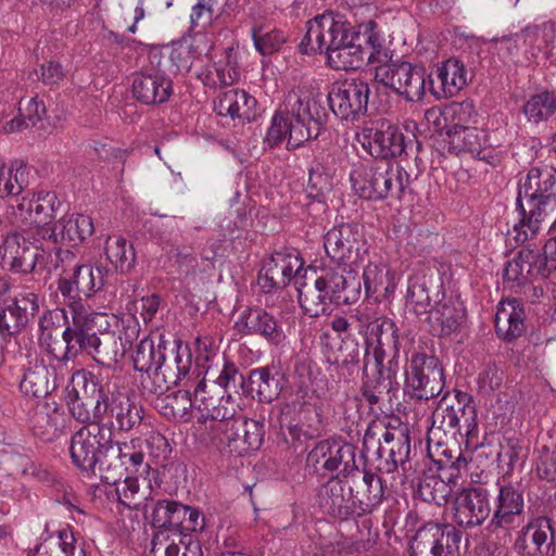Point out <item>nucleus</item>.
<instances>
[{"label":"nucleus","mask_w":556,"mask_h":556,"mask_svg":"<svg viewBox=\"0 0 556 556\" xmlns=\"http://www.w3.org/2000/svg\"><path fill=\"white\" fill-rule=\"evenodd\" d=\"M20 118H12L3 126V131L15 132L23 128L35 126L41 116L46 112V108L42 102H39L37 98H29L26 101L22 99L20 101Z\"/></svg>","instance_id":"55"},{"label":"nucleus","mask_w":556,"mask_h":556,"mask_svg":"<svg viewBox=\"0 0 556 556\" xmlns=\"http://www.w3.org/2000/svg\"><path fill=\"white\" fill-rule=\"evenodd\" d=\"M167 351V346L162 337L159 338V342L155 343L153 339L146 337L137 345L134 354V367L136 370L146 374V378H142L141 383L144 381L151 384L152 377L155 376L161 362L164 361V355Z\"/></svg>","instance_id":"43"},{"label":"nucleus","mask_w":556,"mask_h":556,"mask_svg":"<svg viewBox=\"0 0 556 556\" xmlns=\"http://www.w3.org/2000/svg\"><path fill=\"white\" fill-rule=\"evenodd\" d=\"M155 407L166 419L186 422L191 418V409L194 407V403L188 390H179L159 396Z\"/></svg>","instance_id":"46"},{"label":"nucleus","mask_w":556,"mask_h":556,"mask_svg":"<svg viewBox=\"0 0 556 556\" xmlns=\"http://www.w3.org/2000/svg\"><path fill=\"white\" fill-rule=\"evenodd\" d=\"M115 494L119 504L129 509H137L146 498L140 491L137 478L127 477L123 482L115 485Z\"/></svg>","instance_id":"60"},{"label":"nucleus","mask_w":556,"mask_h":556,"mask_svg":"<svg viewBox=\"0 0 556 556\" xmlns=\"http://www.w3.org/2000/svg\"><path fill=\"white\" fill-rule=\"evenodd\" d=\"M253 41L257 51L263 55H269L277 52L286 41L281 30L271 29L266 33L253 30Z\"/></svg>","instance_id":"64"},{"label":"nucleus","mask_w":556,"mask_h":556,"mask_svg":"<svg viewBox=\"0 0 556 556\" xmlns=\"http://www.w3.org/2000/svg\"><path fill=\"white\" fill-rule=\"evenodd\" d=\"M93 232V220L89 215L72 213L63 215L52 225L51 229H45L43 240L76 247L91 237Z\"/></svg>","instance_id":"28"},{"label":"nucleus","mask_w":556,"mask_h":556,"mask_svg":"<svg viewBox=\"0 0 556 556\" xmlns=\"http://www.w3.org/2000/svg\"><path fill=\"white\" fill-rule=\"evenodd\" d=\"M193 403L202 431L215 443H230L239 437L244 424L242 408L235 399L220 392L216 383L199 380L193 390Z\"/></svg>","instance_id":"4"},{"label":"nucleus","mask_w":556,"mask_h":556,"mask_svg":"<svg viewBox=\"0 0 556 556\" xmlns=\"http://www.w3.org/2000/svg\"><path fill=\"white\" fill-rule=\"evenodd\" d=\"M450 121L448 128L477 127L478 113L472 101H462L452 103L446 111Z\"/></svg>","instance_id":"57"},{"label":"nucleus","mask_w":556,"mask_h":556,"mask_svg":"<svg viewBox=\"0 0 556 556\" xmlns=\"http://www.w3.org/2000/svg\"><path fill=\"white\" fill-rule=\"evenodd\" d=\"M488 492L482 488L462 489L453 503V520L459 527L473 528L490 516Z\"/></svg>","instance_id":"25"},{"label":"nucleus","mask_w":556,"mask_h":556,"mask_svg":"<svg viewBox=\"0 0 556 556\" xmlns=\"http://www.w3.org/2000/svg\"><path fill=\"white\" fill-rule=\"evenodd\" d=\"M370 88L362 79H345L332 86L328 94L333 114L344 121H355L365 115Z\"/></svg>","instance_id":"15"},{"label":"nucleus","mask_w":556,"mask_h":556,"mask_svg":"<svg viewBox=\"0 0 556 556\" xmlns=\"http://www.w3.org/2000/svg\"><path fill=\"white\" fill-rule=\"evenodd\" d=\"M301 279L302 277L295 281V286L303 312L314 318L330 314L333 299L321 289V286H317L314 277L309 278L311 282H302Z\"/></svg>","instance_id":"41"},{"label":"nucleus","mask_w":556,"mask_h":556,"mask_svg":"<svg viewBox=\"0 0 556 556\" xmlns=\"http://www.w3.org/2000/svg\"><path fill=\"white\" fill-rule=\"evenodd\" d=\"M108 406L106 418H115L121 430L128 431L142 419L141 407L134 404L129 395L119 389L118 377H111V391Z\"/></svg>","instance_id":"33"},{"label":"nucleus","mask_w":556,"mask_h":556,"mask_svg":"<svg viewBox=\"0 0 556 556\" xmlns=\"http://www.w3.org/2000/svg\"><path fill=\"white\" fill-rule=\"evenodd\" d=\"M324 248L334 266L358 268L367 254L363 227L354 223L332 227L325 235Z\"/></svg>","instance_id":"9"},{"label":"nucleus","mask_w":556,"mask_h":556,"mask_svg":"<svg viewBox=\"0 0 556 556\" xmlns=\"http://www.w3.org/2000/svg\"><path fill=\"white\" fill-rule=\"evenodd\" d=\"M539 253L533 250L523 249L517 255L507 262L504 269V281L510 288L522 286L532 279L545 277L541 270V265L536 260Z\"/></svg>","instance_id":"38"},{"label":"nucleus","mask_w":556,"mask_h":556,"mask_svg":"<svg viewBox=\"0 0 556 556\" xmlns=\"http://www.w3.org/2000/svg\"><path fill=\"white\" fill-rule=\"evenodd\" d=\"M465 435L468 440L477 437L478 421L475 406L466 393L444 394L432 413V424L428 432V441L437 440L441 444V434L452 439L456 434Z\"/></svg>","instance_id":"7"},{"label":"nucleus","mask_w":556,"mask_h":556,"mask_svg":"<svg viewBox=\"0 0 556 556\" xmlns=\"http://www.w3.org/2000/svg\"><path fill=\"white\" fill-rule=\"evenodd\" d=\"M111 443V431L101 425H89L76 431L71 440L73 463L84 471H92L99 455Z\"/></svg>","instance_id":"16"},{"label":"nucleus","mask_w":556,"mask_h":556,"mask_svg":"<svg viewBox=\"0 0 556 556\" xmlns=\"http://www.w3.org/2000/svg\"><path fill=\"white\" fill-rule=\"evenodd\" d=\"M444 149L450 153H480L488 146V135L480 127L447 128L444 138Z\"/></svg>","instance_id":"42"},{"label":"nucleus","mask_w":556,"mask_h":556,"mask_svg":"<svg viewBox=\"0 0 556 556\" xmlns=\"http://www.w3.org/2000/svg\"><path fill=\"white\" fill-rule=\"evenodd\" d=\"M460 534L451 526L430 523L415 534L410 549L413 556H457Z\"/></svg>","instance_id":"18"},{"label":"nucleus","mask_w":556,"mask_h":556,"mask_svg":"<svg viewBox=\"0 0 556 556\" xmlns=\"http://www.w3.org/2000/svg\"><path fill=\"white\" fill-rule=\"evenodd\" d=\"M306 463L316 472L340 470L346 475L356 468L355 447L337 440H323L311 450Z\"/></svg>","instance_id":"21"},{"label":"nucleus","mask_w":556,"mask_h":556,"mask_svg":"<svg viewBox=\"0 0 556 556\" xmlns=\"http://www.w3.org/2000/svg\"><path fill=\"white\" fill-rule=\"evenodd\" d=\"M20 387L25 394L35 397L50 394L56 388L54 368H50L42 363H36L25 371Z\"/></svg>","instance_id":"45"},{"label":"nucleus","mask_w":556,"mask_h":556,"mask_svg":"<svg viewBox=\"0 0 556 556\" xmlns=\"http://www.w3.org/2000/svg\"><path fill=\"white\" fill-rule=\"evenodd\" d=\"M519 541L523 547L530 542L536 552L547 555L554 544L551 520L543 516L532 518L520 531Z\"/></svg>","instance_id":"44"},{"label":"nucleus","mask_w":556,"mask_h":556,"mask_svg":"<svg viewBox=\"0 0 556 556\" xmlns=\"http://www.w3.org/2000/svg\"><path fill=\"white\" fill-rule=\"evenodd\" d=\"M465 308L452 298L446 299L442 294L427 316V321L433 331L443 337L455 333L465 320Z\"/></svg>","instance_id":"36"},{"label":"nucleus","mask_w":556,"mask_h":556,"mask_svg":"<svg viewBox=\"0 0 556 556\" xmlns=\"http://www.w3.org/2000/svg\"><path fill=\"white\" fill-rule=\"evenodd\" d=\"M386 351L383 345H366L364 353V366L363 370L366 376L369 371L377 378L387 379L388 370L384 367Z\"/></svg>","instance_id":"63"},{"label":"nucleus","mask_w":556,"mask_h":556,"mask_svg":"<svg viewBox=\"0 0 556 556\" xmlns=\"http://www.w3.org/2000/svg\"><path fill=\"white\" fill-rule=\"evenodd\" d=\"M333 188L332 176L323 167L318 165L309 169L307 192L308 195L317 201H323Z\"/></svg>","instance_id":"59"},{"label":"nucleus","mask_w":556,"mask_h":556,"mask_svg":"<svg viewBox=\"0 0 556 556\" xmlns=\"http://www.w3.org/2000/svg\"><path fill=\"white\" fill-rule=\"evenodd\" d=\"M356 141L376 159L395 157L405 149L403 134L386 119L364 125L356 134Z\"/></svg>","instance_id":"14"},{"label":"nucleus","mask_w":556,"mask_h":556,"mask_svg":"<svg viewBox=\"0 0 556 556\" xmlns=\"http://www.w3.org/2000/svg\"><path fill=\"white\" fill-rule=\"evenodd\" d=\"M358 268L346 266L326 267L320 275L315 276L317 286H321L336 304L352 303L361 294V281L357 276Z\"/></svg>","instance_id":"23"},{"label":"nucleus","mask_w":556,"mask_h":556,"mask_svg":"<svg viewBox=\"0 0 556 556\" xmlns=\"http://www.w3.org/2000/svg\"><path fill=\"white\" fill-rule=\"evenodd\" d=\"M522 113L529 123L546 122L556 113V94L543 90L530 96L522 106Z\"/></svg>","instance_id":"50"},{"label":"nucleus","mask_w":556,"mask_h":556,"mask_svg":"<svg viewBox=\"0 0 556 556\" xmlns=\"http://www.w3.org/2000/svg\"><path fill=\"white\" fill-rule=\"evenodd\" d=\"M192 366V357L187 346L177 344L169 352L166 351L164 361L156 367L157 371L152 377L151 384L147 381L143 382V388L152 393L162 395L170 387L177 386L182 379H186V384L191 381L189 376Z\"/></svg>","instance_id":"19"},{"label":"nucleus","mask_w":556,"mask_h":556,"mask_svg":"<svg viewBox=\"0 0 556 556\" xmlns=\"http://www.w3.org/2000/svg\"><path fill=\"white\" fill-rule=\"evenodd\" d=\"M152 523L156 528L194 532L204 527L199 509L176 501H159L152 513Z\"/></svg>","instance_id":"22"},{"label":"nucleus","mask_w":556,"mask_h":556,"mask_svg":"<svg viewBox=\"0 0 556 556\" xmlns=\"http://www.w3.org/2000/svg\"><path fill=\"white\" fill-rule=\"evenodd\" d=\"M442 294L444 293L441 287L435 283L431 275L415 274L409 279L406 307L417 316H428Z\"/></svg>","instance_id":"30"},{"label":"nucleus","mask_w":556,"mask_h":556,"mask_svg":"<svg viewBox=\"0 0 556 556\" xmlns=\"http://www.w3.org/2000/svg\"><path fill=\"white\" fill-rule=\"evenodd\" d=\"M131 88L134 98L146 105L165 103L174 92L172 78L160 70L136 74Z\"/></svg>","instance_id":"29"},{"label":"nucleus","mask_w":556,"mask_h":556,"mask_svg":"<svg viewBox=\"0 0 556 556\" xmlns=\"http://www.w3.org/2000/svg\"><path fill=\"white\" fill-rule=\"evenodd\" d=\"M523 510V495L511 484H501L495 500L491 526L511 528Z\"/></svg>","instance_id":"37"},{"label":"nucleus","mask_w":556,"mask_h":556,"mask_svg":"<svg viewBox=\"0 0 556 556\" xmlns=\"http://www.w3.org/2000/svg\"><path fill=\"white\" fill-rule=\"evenodd\" d=\"M525 311L518 299L500 302L495 314V330L498 337L510 341L521 336L525 329Z\"/></svg>","instance_id":"40"},{"label":"nucleus","mask_w":556,"mask_h":556,"mask_svg":"<svg viewBox=\"0 0 556 556\" xmlns=\"http://www.w3.org/2000/svg\"><path fill=\"white\" fill-rule=\"evenodd\" d=\"M256 99L245 90L230 89L217 97L214 110L219 116L249 123L256 116Z\"/></svg>","instance_id":"32"},{"label":"nucleus","mask_w":556,"mask_h":556,"mask_svg":"<svg viewBox=\"0 0 556 556\" xmlns=\"http://www.w3.org/2000/svg\"><path fill=\"white\" fill-rule=\"evenodd\" d=\"M556 176L551 167L531 168L520 184L516 201L518 220L508 231L517 244L534 239L556 210Z\"/></svg>","instance_id":"2"},{"label":"nucleus","mask_w":556,"mask_h":556,"mask_svg":"<svg viewBox=\"0 0 556 556\" xmlns=\"http://www.w3.org/2000/svg\"><path fill=\"white\" fill-rule=\"evenodd\" d=\"M410 446L408 438L400 435L392 446L379 444L377 454L379 458L386 457V471L392 472L399 465L403 467L405 466Z\"/></svg>","instance_id":"56"},{"label":"nucleus","mask_w":556,"mask_h":556,"mask_svg":"<svg viewBox=\"0 0 556 556\" xmlns=\"http://www.w3.org/2000/svg\"><path fill=\"white\" fill-rule=\"evenodd\" d=\"M426 70L409 62L379 66L376 78L406 101H419L426 93Z\"/></svg>","instance_id":"13"},{"label":"nucleus","mask_w":556,"mask_h":556,"mask_svg":"<svg viewBox=\"0 0 556 556\" xmlns=\"http://www.w3.org/2000/svg\"><path fill=\"white\" fill-rule=\"evenodd\" d=\"M249 381L261 402L270 403L279 396L282 390L280 374L269 367L253 369L250 372Z\"/></svg>","instance_id":"48"},{"label":"nucleus","mask_w":556,"mask_h":556,"mask_svg":"<svg viewBox=\"0 0 556 556\" xmlns=\"http://www.w3.org/2000/svg\"><path fill=\"white\" fill-rule=\"evenodd\" d=\"M357 330L364 337L365 345H384L383 337L396 344L394 323L369 307L357 309L355 314Z\"/></svg>","instance_id":"35"},{"label":"nucleus","mask_w":556,"mask_h":556,"mask_svg":"<svg viewBox=\"0 0 556 556\" xmlns=\"http://www.w3.org/2000/svg\"><path fill=\"white\" fill-rule=\"evenodd\" d=\"M467 458L459 453L454 462L437 473L429 469L424 472L417 484L419 497L429 503L445 505L453 494H456L463 486L462 470L467 468Z\"/></svg>","instance_id":"11"},{"label":"nucleus","mask_w":556,"mask_h":556,"mask_svg":"<svg viewBox=\"0 0 556 556\" xmlns=\"http://www.w3.org/2000/svg\"><path fill=\"white\" fill-rule=\"evenodd\" d=\"M376 23L366 22L358 27V31H351L339 45L326 53V64L334 71H355L364 64L365 50L363 43L375 48L378 36L375 33Z\"/></svg>","instance_id":"12"},{"label":"nucleus","mask_w":556,"mask_h":556,"mask_svg":"<svg viewBox=\"0 0 556 556\" xmlns=\"http://www.w3.org/2000/svg\"><path fill=\"white\" fill-rule=\"evenodd\" d=\"M350 182L361 199L381 201L388 197L401 198L409 185V175L397 163L364 161L353 164Z\"/></svg>","instance_id":"5"},{"label":"nucleus","mask_w":556,"mask_h":556,"mask_svg":"<svg viewBox=\"0 0 556 556\" xmlns=\"http://www.w3.org/2000/svg\"><path fill=\"white\" fill-rule=\"evenodd\" d=\"M430 83L437 98H451L467 85V71L460 61L448 59L438 64Z\"/></svg>","instance_id":"31"},{"label":"nucleus","mask_w":556,"mask_h":556,"mask_svg":"<svg viewBox=\"0 0 556 556\" xmlns=\"http://www.w3.org/2000/svg\"><path fill=\"white\" fill-rule=\"evenodd\" d=\"M70 426V419L64 409L56 404H46L33 419V431L42 441L52 442L62 437Z\"/></svg>","instance_id":"39"},{"label":"nucleus","mask_w":556,"mask_h":556,"mask_svg":"<svg viewBox=\"0 0 556 556\" xmlns=\"http://www.w3.org/2000/svg\"><path fill=\"white\" fill-rule=\"evenodd\" d=\"M75 538L71 529L58 531L55 536H49L35 549L33 556H85L83 548L75 546Z\"/></svg>","instance_id":"49"},{"label":"nucleus","mask_w":556,"mask_h":556,"mask_svg":"<svg viewBox=\"0 0 556 556\" xmlns=\"http://www.w3.org/2000/svg\"><path fill=\"white\" fill-rule=\"evenodd\" d=\"M71 321L62 333L66 344V354L76 355L85 351L103 365L113 366L124 357L132 342L138 338L140 327L135 317L122 320L123 337L108 331L109 315L94 312L84 302L74 301L68 306Z\"/></svg>","instance_id":"1"},{"label":"nucleus","mask_w":556,"mask_h":556,"mask_svg":"<svg viewBox=\"0 0 556 556\" xmlns=\"http://www.w3.org/2000/svg\"><path fill=\"white\" fill-rule=\"evenodd\" d=\"M324 109L307 91L291 90L271 118L266 134L269 147L287 141V148L294 150L318 136Z\"/></svg>","instance_id":"3"},{"label":"nucleus","mask_w":556,"mask_h":556,"mask_svg":"<svg viewBox=\"0 0 556 556\" xmlns=\"http://www.w3.org/2000/svg\"><path fill=\"white\" fill-rule=\"evenodd\" d=\"M238 70L229 62H215L205 65L198 77L210 88H223L235 84L239 79Z\"/></svg>","instance_id":"54"},{"label":"nucleus","mask_w":556,"mask_h":556,"mask_svg":"<svg viewBox=\"0 0 556 556\" xmlns=\"http://www.w3.org/2000/svg\"><path fill=\"white\" fill-rule=\"evenodd\" d=\"M361 497L357 501V516L370 514L380 505L384 497V488L381 478L372 472L365 471L363 476L362 490L357 491Z\"/></svg>","instance_id":"51"},{"label":"nucleus","mask_w":556,"mask_h":556,"mask_svg":"<svg viewBox=\"0 0 556 556\" xmlns=\"http://www.w3.org/2000/svg\"><path fill=\"white\" fill-rule=\"evenodd\" d=\"M29 231H12L0 243V265L13 273L29 274L35 270L39 251L29 241Z\"/></svg>","instance_id":"20"},{"label":"nucleus","mask_w":556,"mask_h":556,"mask_svg":"<svg viewBox=\"0 0 556 556\" xmlns=\"http://www.w3.org/2000/svg\"><path fill=\"white\" fill-rule=\"evenodd\" d=\"M361 355L362 351L358 342L348 336L342 339L334 363L344 368L349 374H352L359 364Z\"/></svg>","instance_id":"61"},{"label":"nucleus","mask_w":556,"mask_h":556,"mask_svg":"<svg viewBox=\"0 0 556 556\" xmlns=\"http://www.w3.org/2000/svg\"><path fill=\"white\" fill-rule=\"evenodd\" d=\"M351 31L342 16H334L333 13L327 12L308 21L306 35L301 45L305 46L306 52L326 51L327 53Z\"/></svg>","instance_id":"17"},{"label":"nucleus","mask_w":556,"mask_h":556,"mask_svg":"<svg viewBox=\"0 0 556 556\" xmlns=\"http://www.w3.org/2000/svg\"><path fill=\"white\" fill-rule=\"evenodd\" d=\"M303 260L298 255L276 252L265 262L258 274V286L264 292H271L289 285L291 279L301 278Z\"/></svg>","instance_id":"24"},{"label":"nucleus","mask_w":556,"mask_h":556,"mask_svg":"<svg viewBox=\"0 0 556 556\" xmlns=\"http://www.w3.org/2000/svg\"><path fill=\"white\" fill-rule=\"evenodd\" d=\"M366 295L392 293L396 287L394 274L382 262H369L363 271Z\"/></svg>","instance_id":"47"},{"label":"nucleus","mask_w":556,"mask_h":556,"mask_svg":"<svg viewBox=\"0 0 556 556\" xmlns=\"http://www.w3.org/2000/svg\"><path fill=\"white\" fill-rule=\"evenodd\" d=\"M59 206L55 192L38 191L26 194L12 208L11 220L31 236L37 235L43 239V230L52 228L50 224Z\"/></svg>","instance_id":"10"},{"label":"nucleus","mask_w":556,"mask_h":556,"mask_svg":"<svg viewBox=\"0 0 556 556\" xmlns=\"http://www.w3.org/2000/svg\"><path fill=\"white\" fill-rule=\"evenodd\" d=\"M111 378L104 382L85 369L75 371L66 386V401L79 422L100 425L108 417Z\"/></svg>","instance_id":"6"},{"label":"nucleus","mask_w":556,"mask_h":556,"mask_svg":"<svg viewBox=\"0 0 556 556\" xmlns=\"http://www.w3.org/2000/svg\"><path fill=\"white\" fill-rule=\"evenodd\" d=\"M74 275L77 292L90 298L104 287L108 270L104 267L75 265Z\"/></svg>","instance_id":"53"},{"label":"nucleus","mask_w":556,"mask_h":556,"mask_svg":"<svg viewBox=\"0 0 556 556\" xmlns=\"http://www.w3.org/2000/svg\"><path fill=\"white\" fill-rule=\"evenodd\" d=\"M117 457L127 470L137 471L143 465L144 459L141 440L132 439L128 442L117 443Z\"/></svg>","instance_id":"62"},{"label":"nucleus","mask_w":556,"mask_h":556,"mask_svg":"<svg viewBox=\"0 0 556 556\" xmlns=\"http://www.w3.org/2000/svg\"><path fill=\"white\" fill-rule=\"evenodd\" d=\"M26 185V169L24 167L7 168L4 166L0 173V199L18 195Z\"/></svg>","instance_id":"58"},{"label":"nucleus","mask_w":556,"mask_h":556,"mask_svg":"<svg viewBox=\"0 0 556 556\" xmlns=\"http://www.w3.org/2000/svg\"><path fill=\"white\" fill-rule=\"evenodd\" d=\"M353 490L346 482L332 477L319 490L318 503L321 509L338 520H348L356 515L357 501L352 496Z\"/></svg>","instance_id":"26"},{"label":"nucleus","mask_w":556,"mask_h":556,"mask_svg":"<svg viewBox=\"0 0 556 556\" xmlns=\"http://www.w3.org/2000/svg\"><path fill=\"white\" fill-rule=\"evenodd\" d=\"M237 331L243 336H260L267 342L280 345L286 334L274 315L261 307L243 311L235 323Z\"/></svg>","instance_id":"27"},{"label":"nucleus","mask_w":556,"mask_h":556,"mask_svg":"<svg viewBox=\"0 0 556 556\" xmlns=\"http://www.w3.org/2000/svg\"><path fill=\"white\" fill-rule=\"evenodd\" d=\"M104 252L106 260L122 274L128 273L135 264V251L123 237H109L105 241Z\"/></svg>","instance_id":"52"},{"label":"nucleus","mask_w":556,"mask_h":556,"mask_svg":"<svg viewBox=\"0 0 556 556\" xmlns=\"http://www.w3.org/2000/svg\"><path fill=\"white\" fill-rule=\"evenodd\" d=\"M405 383L413 397L428 401L444 389V370L439 358L425 351H414L407 361Z\"/></svg>","instance_id":"8"},{"label":"nucleus","mask_w":556,"mask_h":556,"mask_svg":"<svg viewBox=\"0 0 556 556\" xmlns=\"http://www.w3.org/2000/svg\"><path fill=\"white\" fill-rule=\"evenodd\" d=\"M556 37V26L554 22H544L540 25H528L520 33L505 39L506 43L521 41L526 47V53L531 58H536L540 53L546 58L553 52V43Z\"/></svg>","instance_id":"34"}]
</instances>
